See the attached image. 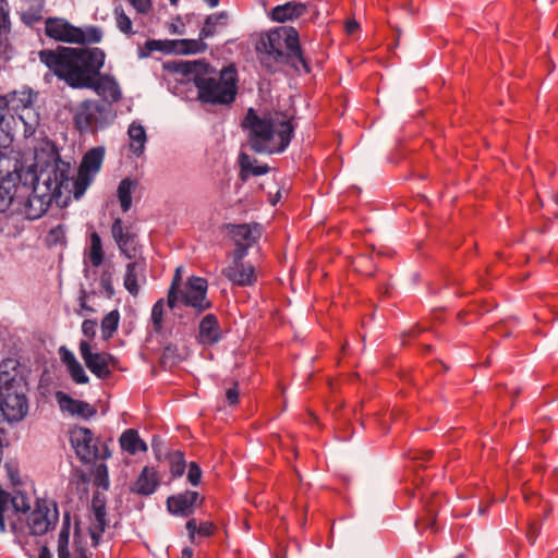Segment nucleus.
Segmentation results:
<instances>
[{
    "instance_id": "46",
    "label": "nucleus",
    "mask_w": 558,
    "mask_h": 558,
    "mask_svg": "<svg viewBox=\"0 0 558 558\" xmlns=\"http://www.w3.org/2000/svg\"><path fill=\"white\" fill-rule=\"evenodd\" d=\"M68 371H69L70 376L74 383L84 385L89 381V378L85 373V369L83 368L82 364L78 361L76 363H74L73 365H70L68 367Z\"/></svg>"
},
{
    "instance_id": "26",
    "label": "nucleus",
    "mask_w": 558,
    "mask_h": 558,
    "mask_svg": "<svg viewBox=\"0 0 558 558\" xmlns=\"http://www.w3.org/2000/svg\"><path fill=\"white\" fill-rule=\"evenodd\" d=\"M128 135L130 137V149L132 153L136 156L143 154L147 141L144 126L140 123L132 122L129 126Z\"/></svg>"
},
{
    "instance_id": "50",
    "label": "nucleus",
    "mask_w": 558,
    "mask_h": 558,
    "mask_svg": "<svg viewBox=\"0 0 558 558\" xmlns=\"http://www.w3.org/2000/svg\"><path fill=\"white\" fill-rule=\"evenodd\" d=\"M97 322L94 319H85L82 324V332L87 338L93 339L96 336Z\"/></svg>"
},
{
    "instance_id": "12",
    "label": "nucleus",
    "mask_w": 558,
    "mask_h": 558,
    "mask_svg": "<svg viewBox=\"0 0 558 558\" xmlns=\"http://www.w3.org/2000/svg\"><path fill=\"white\" fill-rule=\"evenodd\" d=\"M58 517L59 513L56 504L52 510L46 505L38 504L37 509L29 514L27 520L31 533L33 535L46 534L49 530L54 527Z\"/></svg>"
},
{
    "instance_id": "4",
    "label": "nucleus",
    "mask_w": 558,
    "mask_h": 558,
    "mask_svg": "<svg viewBox=\"0 0 558 558\" xmlns=\"http://www.w3.org/2000/svg\"><path fill=\"white\" fill-rule=\"evenodd\" d=\"M256 50L262 54V61L268 64L274 61L277 64L290 65L295 71L303 70L310 73L308 61L303 56L299 33L291 26H279L263 35L256 45Z\"/></svg>"
},
{
    "instance_id": "1",
    "label": "nucleus",
    "mask_w": 558,
    "mask_h": 558,
    "mask_svg": "<svg viewBox=\"0 0 558 558\" xmlns=\"http://www.w3.org/2000/svg\"><path fill=\"white\" fill-rule=\"evenodd\" d=\"M44 63L59 80L70 87L84 89L93 86V80L99 76L106 54L100 48H71L58 46L38 52Z\"/></svg>"
},
{
    "instance_id": "36",
    "label": "nucleus",
    "mask_w": 558,
    "mask_h": 558,
    "mask_svg": "<svg viewBox=\"0 0 558 558\" xmlns=\"http://www.w3.org/2000/svg\"><path fill=\"white\" fill-rule=\"evenodd\" d=\"M92 509L94 512V519L90 527H97L99 531H105L107 527V513L104 500L99 497H94L92 501Z\"/></svg>"
},
{
    "instance_id": "35",
    "label": "nucleus",
    "mask_w": 558,
    "mask_h": 558,
    "mask_svg": "<svg viewBox=\"0 0 558 558\" xmlns=\"http://www.w3.org/2000/svg\"><path fill=\"white\" fill-rule=\"evenodd\" d=\"M184 356L175 344L169 343L165 347L160 356V365L163 369H169L179 364Z\"/></svg>"
},
{
    "instance_id": "30",
    "label": "nucleus",
    "mask_w": 558,
    "mask_h": 558,
    "mask_svg": "<svg viewBox=\"0 0 558 558\" xmlns=\"http://www.w3.org/2000/svg\"><path fill=\"white\" fill-rule=\"evenodd\" d=\"M19 362L7 359L0 363V386L12 384L13 380L23 379L17 372Z\"/></svg>"
},
{
    "instance_id": "8",
    "label": "nucleus",
    "mask_w": 558,
    "mask_h": 558,
    "mask_svg": "<svg viewBox=\"0 0 558 558\" xmlns=\"http://www.w3.org/2000/svg\"><path fill=\"white\" fill-rule=\"evenodd\" d=\"M207 280L202 277H191L187 279L185 288L179 290V300L189 307L195 310L196 314L211 307V302L207 299Z\"/></svg>"
},
{
    "instance_id": "53",
    "label": "nucleus",
    "mask_w": 558,
    "mask_h": 558,
    "mask_svg": "<svg viewBox=\"0 0 558 558\" xmlns=\"http://www.w3.org/2000/svg\"><path fill=\"white\" fill-rule=\"evenodd\" d=\"M216 526L213 522L206 521L199 524L197 534L204 537H208L214 534Z\"/></svg>"
},
{
    "instance_id": "15",
    "label": "nucleus",
    "mask_w": 558,
    "mask_h": 558,
    "mask_svg": "<svg viewBox=\"0 0 558 558\" xmlns=\"http://www.w3.org/2000/svg\"><path fill=\"white\" fill-rule=\"evenodd\" d=\"M86 89H93L98 96L102 97L105 104L118 102L122 93L120 86L114 77L108 74H101L93 80V86L86 87Z\"/></svg>"
},
{
    "instance_id": "58",
    "label": "nucleus",
    "mask_w": 558,
    "mask_h": 558,
    "mask_svg": "<svg viewBox=\"0 0 558 558\" xmlns=\"http://www.w3.org/2000/svg\"><path fill=\"white\" fill-rule=\"evenodd\" d=\"M86 292L84 290L81 291V296L78 298L81 310L86 312H94V308L87 305L86 301Z\"/></svg>"
},
{
    "instance_id": "55",
    "label": "nucleus",
    "mask_w": 558,
    "mask_h": 558,
    "mask_svg": "<svg viewBox=\"0 0 558 558\" xmlns=\"http://www.w3.org/2000/svg\"><path fill=\"white\" fill-rule=\"evenodd\" d=\"M187 532H189V538L192 543H194L195 541V534L197 533V530H198V526L196 524V520L195 519H190L187 522H186V525H185Z\"/></svg>"
},
{
    "instance_id": "25",
    "label": "nucleus",
    "mask_w": 558,
    "mask_h": 558,
    "mask_svg": "<svg viewBox=\"0 0 558 558\" xmlns=\"http://www.w3.org/2000/svg\"><path fill=\"white\" fill-rule=\"evenodd\" d=\"M120 446L130 454H135L138 451H147V445L138 436L137 430L129 428L122 433L119 439Z\"/></svg>"
},
{
    "instance_id": "5",
    "label": "nucleus",
    "mask_w": 558,
    "mask_h": 558,
    "mask_svg": "<svg viewBox=\"0 0 558 558\" xmlns=\"http://www.w3.org/2000/svg\"><path fill=\"white\" fill-rule=\"evenodd\" d=\"M69 169V162L56 160L51 171L40 172L34 175L36 184L23 203L21 213L28 220L40 218L49 208L53 199L60 198L64 193H69V183L63 177L64 171Z\"/></svg>"
},
{
    "instance_id": "7",
    "label": "nucleus",
    "mask_w": 558,
    "mask_h": 558,
    "mask_svg": "<svg viewBox=\"0 0 558 558\" xmlns=\"http://www.w3.org/2000/svg\"><path fill=\"white\" fill-rule=\"evenodd\" d=\"M104 158V147L99 146L89 149L84 155L75 178L72 175V167L69 162V169L64 171L63 177H65L69 183V194H73L75 199H80L92 184L95 175L101 169Z\"/></svg>"
},
{
    "instance_id": "40",
    "label": "nucleus",
    "mask_w": 558,
    "mask_h": 558,
    "mask_svg": "<svg viewBox=\"0 0 558 558\" xmlns=\"http://www.w3.org/2000/svg\"><path fill=\"white\" fill-rule=\"evenodd\" d=\"M102 31L98 26H86L84 28L81 27V36H78V40H74L73 44H98L102 39Z\"/></svg>"
},
{
    "instance_id": "17",
    "label": "nucleus",
    "mask_w": 558,
    "mask_h": 558,
    "mask_svg": "<svg viewBox=\"0 0 558 558\" xmlns=\"http://www.w3.org/2000/svg\"><path fill=\"white\" fill-rule=\"evenodd\" d=\"M56 398L60 409L69 412L71 415H77L87 420L96 414V410L88 402L73 399L62 391H58Z\"/></svg>"
},
{
    "instance_id": "22",
    "label": "nucleus",
    "mask_w": 558,
    "mask_h": 558,
    "mask_svg": "<svg viewBox=\"0 0 558 558\" xmlns=\"http://www.w3.org/2000/svg\"><path fill=\"white\" fill-rule=\"evenodd\" d=\"M159 481L156 471L153 468L145 466L135 481L132 492L138 495L148 496L155 493Z\"/></svg>"
},
{
    "instance_id": "56",
    "label": "nucleus",
    "mask_w": 558,
    "mask_h": 558,
    "mask_svg": "<svg viewBox=\"0 0 558 558\" xmlns=\"http://www.w3.org/2000/svg\"><path fill=\"white\" fill-rule=\"evenodd\" d=\"M105 531H99L97 527H89V534L94 547H97L100 542V537Z\"/></svg>"
},
{
    "instance_id": "61",
    "label": "nucleus",
    "mask_w": 558,
    "mask_h": 558,
    "mask_svg": "<svg viewBox=\"0 0 558 558\" xmlns=\"http://www.w3.org/2000/svg\"><path fill=\"white\" fill-rule=\"evenodd\" d=\"M9 475H10V478H11V482L16 485L20 483L19 481V474L16 471H13V470H9Z\"/></svg>"
},
{
    "instance_id": "38",
    "label": "nucleus",
    "mask_w": 558,
    "mask_h": 558,
    "mask_svg": "<svg viewBox=\"0 0 558 558\" xmlns=\"http://www.w3.org/2000/svg\"><path fill=\"white\" fill-rule=\"evenodd\" d=\"M182 281V266L175 268L171 284L167 294V305L174 310L179 301V290Z\"/></svg>"
},
{
    "instance_id": "51",
    "label": "nucleus",
    "mask_w": 558,
    "mask_h": 558,
    "mask_svg": "<svg viewBox=\"0 0 558 558\" xmlns=\"http://www.w3.org/2000/svg\"><path fill=\"white\" fill-rule=\"evenodd\" d=\"M59 354H60V357H61V361L62 363L69 367L70 365H73L74 363L77 362V359L75 357V355L73 354V352H71L69 349H66L65 347H61L59 349Z\"/></svg>"
},
{
    "instance_id": "59",
    "label": "nucleus",
    "mask_w": 558,
    "mask_h": 558,
    "mask_svg": "<svg viewBox=\"0 0 558 558\" xmlns=\"http://www.w3.org/2000/svg\"><path fill=\"white\" fill-rule=\"evenodd\" d=\"M359 28V23L355 20H349L345 23V31L348 34H353Z\"/></svg>"
},
{
    "instance_id": "64",
    "label": "nucleus",
    "mask_w": 558,
    "mask_h": 558,
    "mask_svg": "<svg viewBox=\"0 0 558 558\" xmlns=\"http://www.w3.org/2000/svg\"><path fill=\"white\" fill-rule=\"evenodd\" d=\"M210 8H216L219 4V0H204Z\"/></svg>"
},
{
    "instance_id": "3",
    "label": "nucleus",
    "mask_w": 558,
    "mask_h": 558,
    "mask_svg": "<svg viewBox=\"0 0 558 558\" xmlns=\"http://www.w3.org/2000/svg\"><path fill=\"white\" fill-rule=\"evenodd\" d=\"M241 126L246 132L247 146L258 155L283 153L294 134L290 120H279L270 114L259 116L254 108L247 110Z\"/></svg>"
},
{
    "instance_id": "62",
    "label": "nucleus",
    "mask_w": 558,
    "mask_h": 558,
    "mask_svg": "<svg viewBox=\"0 0 558 558\" xmlns=\"http://www.w3.org/2000/svg\"><path fill=\"white\" fill-rule=\"evenodd\" d=\"M181 558H193V550L190 547L183 548Z\"/></svg>"
},
{
    "instance_id": "34",
    "label": "nucleus",
    "mask_w": 558,
    "mask_h": 558,
    "mask_svg": "<svg viewBox=\"0 0 558 558\" xmlns=\"http://www.w3.org/2000/svg\"><path fill=\"white\" fill-rule=\"evenodd\" d=\"M228 20V13L227 12H219L210 14L206 17L205 24L203 28L199 32V36L202 39L211 37L215 35V26L221 24L225 25Z\"/></svg>"
},
{
    "instance_id": "23",
    "label": "nucleus",
    "mask_w": 558,
    "mask_h": 558,
    "mask_svg": "<svg viewBox=\"0 0 558 558\" xmlns=\"http://www.w3.org/2000/svg\"><path fill=\"white\" fill-rule=\"evenodd\" d=\"M10 27L9 10L5 0H0V58L9 60L13 49L8 41L7 33Z\"/></svg>"
},
{
    "instance_id": "29",
    "label": "nucleus",
    "mask_w": 558,
    "mask_h": 558,
    "mask_svg": "<svg viewBox=\"0 0 558 558\" xmlns=\"http://www.w3.org/2000/svg\"><path fill=\"white\" fill-rule=\"evenodd\" d=\"M5 96L8 97V102L11 109L10 111L14 114L24 109V107L33 105L35 98L31 92H11L5 94Z\"/></svg>"
},
{
    "instance_id": "9",
    "label": "nucleus",
    "mask_w": 558,
    "mask_h": 558,
    "mask_svg": "<svg viewBox=\"0 0 558 558\" xmlns=\"http://www.w3.org/2000/svg\"><path fill=\"white\" fill-rule=\"evenodd\" d=\"M80 354L86 367L98 378H108L111 374L110 366L117 365V359L107 352L93 353L87 340H81Z\"/></svg>"
},
{
    "instance_id": "54",
    "label": "nucleus",
    "mask_w": 558,
    "mask_h": 558,
    "mask_svg": "<svg viewBox=\"0 0 558 558\" xmlns=\"http://www.w3.org/2000/svg\"><path fill=\"white\" fill-rule=\"evenodd\" d=\"M138 13H147L151 7L150 0H130Z\"/></svg>"
},
{
    "instance_id": "10",
    "label": "nucleus",
    "mask_w": 558,
    "mask_h": 558,
    "mask_svg": "<svg viewBox=\"0 0 558 558\" xmlns=\"http://www.w3.org/2000/svg\"><path fill=\"white\" fill-rule=\"evenodd\" d=\"M70 441L80 460L90 462L100 457L96 446L94 435L90 429L85 427H75L70 432ZM110 456L106 449V454H101L102 459Z\"/></svg>"
},
{
    "instance_id": "37",
    "label": "nucleus",
    "mask_w": 558,
    "mask_h": 558,
    "mask_svg": "<svg viewBox=\"0 0 558 558\" xmlns=\"http://www.w3.org/2000/svg\"><path fill=\"white\" fill-rule=\"evenodd\" d=\"M120 322V313L118 310L109 312L101 320V336L104 340L110 339L117 331Z\"/></svg>"
},
{
    "instance_id": "2",
    "label": "nucleus",
    "mask_w": 558,
    "mask_h": 558,
    "mask_svg": "<svg viewBox=\"0 0 558 558\" xmlns=\"http://www.w3.org/2000/svg\"><path fill=\"white\" fill-rule=\"evenodd\" d=\"M168 70L182 76V81L192 82L197 88V99L202 104L230 105L234 101L236 72L229 66L218 72L205 59L193 61H173Z\"/></svg>"
},
{
    "instance_id": "44",
    "label": "nucleus",
    "mask_w": 558,
    "mask_h": 558,
    "mask_svg": "<svg viewBox=\"0 0 558 558\" xmlns=\"http://www.w3.org/2000/svg\"><path fill=\"white\" fill-rule=\"evenodd\" d=\"M170 472L174 477L182 476L185 471V460L183 453L175 451L170 456Z\"/></svg>"
},
{
    "instance_id": "39",
    "label": "nucleus",
    "mask_w": 558,
    "mask_h": 558,
    "mask_svg": "<svg viewBox=\"0 0 558 558\" xmlns=\"http://www.w3.org/2000/svg\"><path fill=\"white\" fill-rule=\"evenodd\" d=\"M88 257L94 267H99L104 262L102 243L97 232H93L90 234V248Z\"/></svg>"
},
{
    "instance_id": "57",
    "label": "nucleus",
    "mask_w": 558,
    "mask_h": 558,
    "mask_svg": "<svg viewBox=\"0 0 558 558\" xmlns=\"http://www.w3.org/2000/svg\"><path fill=\"white\" fill-rule=\"evenodd\" d=\"M539 527L536 523L530 525V531L527 534L529 541L533 544L538 535Z\"/></svg>"
},
{
    "instance_id": "63",
    "label": "nucleus",
    "mask_w": 558,
    "mask_h": 558,
    "mask_svg": "<svg viewBox=\"0 0 558 558\" xmlns=\"http://www.w3.org/2000/svg\"><path fill=\"white\" fill-rule=\"evenodd\" d=\"M75 558H88L86 551L83 548H78L76 550V557Z\"/></svg>"
},
{
    "instance_id": "33",
    "label": "nucleus",
    "mask_w": 558,
    "mask_h": 558,
    "mask_svg": "<svg viewBox=\"0 0 558 558\" xmlns=\"http://www.w3.org/2000/svg\"><path fill=\"white\" fill-rule=\"evenodd\" d=\"M17 118L25 126V133L33 134L39 124V113L34 108V104L17 111Z\"/></svg>"
},
{
    "instance_id": "43",
    "label": "nucleus",
    "mask_w": 558,
    "mask_h": 558,
    "mask_svg": "<svg viewBox=\"0 0 558 558\" xmlns=\"http://www.w3.org/2000/svg\"><path fill=\"white\" fill-rule=\"evenodd\" d=\"M114 15H116V23L119 31L125 35H132L134 34L132 29V21L131 19L125 14L124 10L120 7H117L114 9Z\"/></svg>"
},
{
    "instance_id": "6",
    "label": "nucleus",
    "mask_w": 558,
    "mask_h": 558,
    "mask_svg": "<svg viewBox=\"0 0 558 558\" xmlns=\"http://www.w3.org/2000/svg\"><path fill=\"white\" fill-rule=\"evenodd\" d=\"M116 117L110 104L95 99H85L72 109L73 125L81 134L94 135L104 131L113 123Z\"/></svg>"
},
{
    "instance_id": "41",
    "label": "nucleus",
    "mask_w": 558,
    "mask_h": 558,
    "mask_svg": "<svg viewBox=\"0 0 558 558\" xmlns=\"http://www.w3.org/2000/svg\"><path fill=\"white\" fill-rule=\"evenodd\" d=\"M163 308H165V300L159 299L151 307L150 319L153 323V329L156 333H160L162 331V322H163Z\"/></svg>"
},
{
    "instance_id": "32",
    "label": "nucleus",
    "mask_w": 558,
    "mask_h": 558,
    "mask_svg": "<svg viewBox=\"0 0 558 558\" xmlns=\"http://www.w3.org/2000/svg\"><path fill=\"white\" fill-rule=\"evenodd\" d=\"M239 162H240V167H241L240 175L243 180L246 179L248 173L257 177V175L266 174L269 171V167L267 165L254 166L252 163L251 157L248 155H246L245 153L240 154Z\"/></svg>"
},
{
    "instance_id": "49",
    "label": "nucleus",
    "mask_w": 558,
    "mask_h": 558,
    "mask_svg": "<svg viewBox=\"0 0 558 558\" xmlns=\"http://www.w3.org/2000/svg\"><path fill=\"white\" fill-rule=\"evenodd\" d=\"M236 247L232 254V264H244L243 259L247 255L251 245L244 243H235Z\"/></svg>"
},
{
    "instance_id": "31",
    "label": "nucleus",
    "mask_w": 558,
    "mask_h": 558,
    "mask_svg": "<svg viewBox=\"0 0 558 558\" xmlns=\"http://www.w3.org/2000/svg\"><path fill=\"white\" fill-rule=\"evenodd\" d=\"M70 513H64L62 527L58 537V558H71L69 550Z\"/></svg>"
},
{
    "instance_id": "28",
    "label": "nucleus",
    "mask_w": 558,
    "mask_h": 558,
    "mask_svg": "<svg viewBox=\"0 0 558 558\" xmlns=\"http://www.w3.org/2000/svg\"><path fill=\"white\" fill-rule=\"evenodd\" d=\"M136 187V181L125 178L118 186V198L121 209L126 213L132 206V193Z\"/></svg>"
},
{
    "instance_id": "19",
    "label": "nucleus",
    "mask_w": 558,
    "mask_h": 558,
    "mask_svg": "<svg viewBox=\"0 0 558 558\" xmlns=\"http://www.w3.org/2000/svg\"><path fill=\"white\" fill-rule=\"evenodd\" d=\"M221 339V329L218 318L214 314H207L199 323L198 340L202 344L213 345Z\"/></svg>"
},
{
    "instance_id": "52",
    "label": "nucleus",
    "mask_w": 558,
    "mask_h": 558,
    "mask_svg": "<svg viewBox=\"0 0 558 558\" xmlns=\"http://www.w3.org/2000/svg\"><path fill=\"white\" fill-rule=\"evenodd\" d=\"M226 399L229 405H235L239 402L238 383H233V386L227 389Z\"/></svg>"
},
{
    "instance_id": "16",
    "label": "nucleus",
    "mask_w": 558,
    "mask_h": 558,
    "mask_svg": "<svg viewBox=\"0 0 558 558\" xmlns=\"http://www.w3.org/2000/svg\"><path fill=\"white\" fill-rule=\"evenodd\" d=\"M145 271L146 263L144 259H135L126 264L123 286L132 296H137L140 284L146 282Z\"/></svg>"
},
{
    "instance_id": "14",
    "label": "nucleus",
    "mask_w": 558,
    "mask_h": 558,
    "mask_svg": "<svg viewBox=\"0 0 558 558\" xmlns=\"http://www.w3.org/2000/svg\"><path fill=\"white\" fill-rule=\"evenodd\" d=\"M46 35L59 41L72 43L78 40L81 27L73 26L63 19L49 17L46 21Z\"/></svg>"
},
{
    "instance_id": "47",
    "label": "nucleus",
    "mask_w": 558,
    "mask_h": 558,
    "mask_svg": "<svg viewBox=\"0 0 558 558\" xmlns=\"http://www.w3.org/2000/svg\"><path fill=\"white\" fill-rule=\"evenodd\" d=\"M202 470L196 462L189 464L187 481L193 485L197 486L201 483Z\"/></svg>"
},
{
    "instance_id": "11",
    "label": "nucleus",
    "mask_w": 558,
    "mask_h": 558,
    "mask_svg": "<svg viewBox=\"0 0 558 558\" xmlns=\"http://www.w3.org/2000/svg\"><path fill=\"white\" fill-rule=\"evenodd\" d=\"M111 234L121 254L128 259H134L137 252V235L132 228L124 226L121 218H117L112 222Z\"/></svg>"
},
{
    "instance_id": "21",
    "label": "nucleus",
    "mask_w": 558,
    "mask_h": 558,
    "mask_svg": "<svg viewBox=\"0 0 558 558\" xmlns=\"http://www.w3.org/2000/svg\"><path fill=\"white\" fill-rule=\"evenodd\" d=\"M226 228L232 235V239L235 243H243L252 245L254 244L262 235L260 226L258 223H243V225H232L228 223Z\"/></svg>"
},
{
    "instance_id": "60",
    "label": "nucleus",
    "mask_w": 558,
    "mask_h": 558,
    "mask_svg": "<svg viewBox=\"0 0 558 558\" xmlns=\"http://www.w3.org/2000/svg\"><path fill=\"white\" fill-rule=\"evenodd\" d=\"M38 558H52V555L47 546H43L40 548Z\"/></svg>"
},
{
    "instance_id": "24",
    "label": "nucleus",
    "mask_w": 558,
    "mask_h": 558,
    "mask_svg": "<svg viewBox=\"0 0 558 558\" xmlns=\"http://www.w3.org/2000/svg\"><path fill=\"white\" fill-rule=\"evenodd\" d=\"M424 499V509L426 512V517L421 518L416 521V526L424 525L426 529H432L433 531H437L435 529V519L437 515L438 508L441 504V498L437 494H430L429 496H426Z\"/></svg>"
},
{
    "instance_id": "42",
    "label": "nucleus",
    "mask_w": 558,
    "mask_h": 558,
    "mask_svg": "<svg viewBox=\"0 0 558 558\" xmlns=\"http://www.w3.org/2000/svg\"><path fill=\"white\" fill-rule=\"evenodd\" d=\"M144 47L146 52L143 53V56H148L153 51H161L167 53L173 52L172 40L148 39Z\"/></svg>"
},
{
    "instance_id": "45",
    "label": "nucleus",
    "mask_w": 558,
    "mask_h": 558,
    "mask_svg": "<svg viewBox=\"0 0 558 558\" xmlns=\"http://www.w3.org/2000/svg\"><path fill=\"white\" fill-rule=\"evenodd\" d=\"M11 505L13 507L14 512L16 513H27L31 510V504L28 498L21 492H16L11 497Z\"/></svg>"
},
{
    "instance_id": "27",
    "label": "nucleus",
    "mask_w": 558,
    "mask_h": 558,
    "mask_svg": "<svg viewBox=\"0 0 558 558\" xmlns=\"http://www.w3.org/2000/svg\"><path fill=\"white\" fill-rule=\"evenodd\" d=\"M172 45L173 52L181 54L201 53L208 47L201 37L198 39H174Z\"/></svg>"
},
{
    "instance_id": "18",
    "label": "nucleus",
    "mask_w": 558,
    "mask_h": 558,
    "mask_svg": "<svg viewBox=\"0 0 558 558\" xmlns=\"http://www.w3.org/2000/svg\"><path fill=\"white\" fill-rule=\"evenodd\" d=\"M222 274L239 287H248L256 281L255 269L251 264H231L222 270Z\"/></svg>"
},
{
    "instance_id": "20",
    "label": "nucleus",
    "mask_w": 558,
    "mask_h": 558,
    "mask_svg": "<svg viewBox=\"0 0 558 558\" xmlns=\"http://www.w3.org/2000/svg\"><path fill=\"white\" fill-rule=\"evenodd\" d=\"M307 12V5L303 2L290 1L272 8L269 16L272 21L284 23L303 16Z\"/></svg>"
},
{
    "instance_id": "48",
    "label": "nucleus",
    "mask_w": 558,
    "mask_h": 558,
    "mask_svg": "<svg viewBox=\"0 0 558 558\" xmlns=\"http://www.w3.org/2000/svg\"><path fill=\"white\" fill-rule=\"evenodd\" d=\"M100 286L105 291L106 298L111 299L114 295V288L111 280V274L105 271L100 278Z\"/></svg>"
},
{
    "instance_id": "13",
    "label": "nucleus",
    "mask_w": 558,
    "mask_h": 558,
    "mask_svg": "<svg viewBox=\"0 0 558 558\" xmlns=\"http://www.w3.org/2000/svg\"><path fill=\"white\" fill-rule=\"evenodd\" d=\"M199 494L194 490H185L167 498V510L175 517L187 518L194 513Z\"/></svg>"
}]
</instances>
